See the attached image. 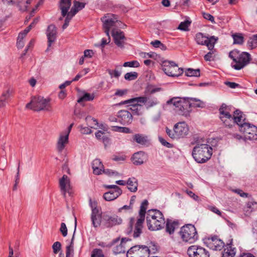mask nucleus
Wrapping results in <instances>:
<instances>
[{
  "label": "nucleus",
  "mask_w": 257,
  "mask_h": 257,
  "mask_svg": "<svg viewBox=\"0 0 257 257\" xmlns=\"http://www.w3.org/2000/svg\"><path fill=\"white\" fill-rule=\"evenodd\" d=\"M167 104H173L179 114L186 117L189 116L192 107L204 108L205 106V102L193 97H174L168 100Z\"/></svg>",
  "instance_id": "nucleus-1"
},
{
  "label": "nucleus",
  "mask_w": 257,
  "mask_h": 257,
  "mask_svg": "<svg viewBox=\"0 0 257 257\" xmlns=\"http://www.w3.org/2000/svg\"><path fill=\"white\" fill-rule=\"evenodd\" d=\"M147 224L150 230L155 231L162 229L165 224L162 213L156 209L149 210L147 214Z\"/></svg>",
  "instance_id": "nucleus-2"
},
{
  "label": "nucleus",
  "mask_w": 257,
  "mask_h": 257,
  "mask_svg": "<svg viewBox=\"0 0 257 257\" xmlns=\"http://www.w3.org/2000/svg\"><path fill=\"white\" fill-rule=\"evenodd\" d=\"M192 155L197 163H204L211 158L212 148L206 144H197L193 149Z\"/></svg>",
  "instance_id": "nucleus-3"
},
{
  "label": "nucleus",
  "mask_w": 257,
  "mask_h": 257,
  "mask_svg": "<svg viewBox=\"0 0 257 257\" xmlns=\"http://www.w3.org/2000/svg\"><path fill=\"white\" fill-rule=\"evenodd\" d=\"M179 234L183 241L193 243L198 239V234L194 225L188 224L182 226Z\"/></svg>",
  "instance_id": "nucleus-4"
},
{
  "label": "nucleus",
  "mask_w": 257,
  "mask_h": 257,
  "mask_svg": "<svg viewBox=\"0 0 257 257\" xmlns=\"http://www.w3.org/2000/svg\"><path fill=\"white\" fill-rule=\"evenodd\" d=\"M50 100L38 96L32 97L31 101L27 103L26 107L34 111H39L42 110H49Z\"/></svg>",
  "instance_id": "nucleus-5"
},
{
  "label": "nucleus",
  "mask_w": 257,
  "mask_h": 257,
  "mask_svg": "<svg viewBox=\"0 0 257 257\" xmlns=\"http://www.w3.org/2000/svg\"><path fill=\"white\" fill-rule=\"evenodd\" d=\"M162 69L169 76L178 77L183 73V69L179 68L174 61L165 60L162 62Z\"/></svg>",
  "instance_id": "nucleus-6"
},
{
  "label": "nucleus",
  "mask_w": 257,
  "mask_h": 257,
  "mask_svg": "<svg viewBox=\"0 0 257 257\" xmlns=\"http://www.w3.org/2000/svg\"><path fill=\"white\" fill-rule=\"evenodd\" d=\"M240 132L244 134V141L257 140V126L248 122H244L239 128Z\"/></svg>",
  "instance_id": "nucleus-7"
},
{
  "label": "nucleus",
  "mask_w": 257,
  "mask_h": 257,
  "mask_svg": "<svg viewBox=\"0 0 257 257\" xmlns=\"http://www.w3.org/2000/svg\"><path fill=\"white\" fill-rule=\"evenodd\" d=\"M217 40V37H215L214 36L208 37L204 36L202 33H198L195 36L196 43L198 45H206L210 51L213 49L214 45Z\"/></svg>",
  "instance_id": "nucleus-8"
},
{
  "label": "nucleus",
  "mask_w": 257,
  "mask_h": 257,
  "mask_svg": "<svg viewBox=\"0 0 257 257\" xmlns=\"http://www.w3.org/2000/svg\"><path fill=\"white\" fill-rule=\"evenodd\" d=\"M150 249L146 245H135L127 251V257H149Z\"/></svg>",
  "instance_id": "nucleus-9"
},
{
  "label": "nucleus",
  "mask_w": 257,
  "mask_h": 257,
  "mask_svg": "<svg viewBox=\"0 0 257 257\" xmlns=\"http://www.w3.org/2000/svg\"><path fill=\"white\" fill-rule=\"evenodd\" d=\"M134 218H131L129 222V227L126 230L127 234H130L133 231V236L134 238H138L140 237L143 232V223L145 219L139 218L135 225L133 230Z\"/></svg>",
  "instance_id": "nucleus-10"
},
{
  "label": "nucleus",
  "mask_w": 257,
  "mask_h": 257,
  "mask_svg": "<svg viewBox=\"0 0 257 257\" xmlns=\"http://www.w3.org/2000/svg\"><path fill=\"white\" fill-rule=\"evenodd\" d=\"M187 254L189 257H209V251L204 247L193 245L188 247Z\"/></svg>",
  "instance_id": "nucleus-11"
},
{
  "label": "nucleus",
  "mask_w": 257,
  "mask_h": 257,
  "mask_svg": "<svg viewBox=\"0 0 257 257\" xmlns=\"http://www.w3.org/2000/svg\"><path fill=\"white\" fill-rule=\"evenodd\" d=\"M250 60V55L247 52H241L239 57L235 62L234 65L232 64V67L235 70H240L246 66Z\"/></svg>",
  "instance_id": "nucleus-12"
},
{
  "label": "nucleus",
  "mask_w": 257,
  "mask_h": 257,
  "mask_svg": "<svg viewBox=\"0 0 257 257\" xmlns=\"http://www.w3.org/2000/svg\"><path fill=\"white\" fill-rule=\"evenodd\" d=\"M206 243L208 247L214 250H220L224 247V242L216 235L208 237Z\"/></svg>",
  "instance_id": "nucleus-13"
},
{
  "label": "nucleus",
  "mask_w": 257,
  "mask_h": 257,
  "mask_svg": "<svg viewBox=\"0 0 257 257\" xmlns=\"http://www.w3.org/2000/svg\"><path fill=\"white\" fill-rule=\"evenodd\" d=\"M102 220L104 222L103 225L106 228H111L122 223V219L116 215L113 216L103 215Z\"/></svg>",
  "instance_id": "nucleus-14"
},
{
  "label": "nucleus",
  "mask_w": 257,
  "mask_h": 257,
  "mask_svg": "<svg viewBox=\"0 0 257 257\" xmlns=\"http://www.w3.org/2000/svg\"><path fill=\"white\" fill-rule=\"evenodd\" d=\"M117 117L119 122L123 125L131 124L133 119V114L126 110H121L118 112Z\"/></svg>",
  "instance_id": "nucleus-15"
},
{
  "label": "nucleus",
  "mask_w": 257,
  "mask_h": 257,
  "mask_svg": "<svg viewBox=\"0 0 257 257\" xmlns=\"http://www.w3.org/2000/svg\"><path fill=\"white\" fill-rule=\"evenodd\" d=\"M111 35L113 38L115 44L121 48L124 47V41L125 37L123 32L120 30L113 29L112 30Z\"/></svg>",
  "instance_id": "nucleus-16"
},
{
  "label": "nucleus",
  "mask_w": 257,
  "mask_h": 257,
  "mask_svg": "<svg viewBox=\"0 0 257 257\" xmlns=\"http://www.w3.org/2000/svg\"><path fill=\"white\" fill-rule=\"evenodd\" d=\"M174 131L178 139L183 138L188 134L189 128L184 122H178L174 126Z\"/></svg>",
  "instance_id": "nucleus-17"
},
{
  "label": "nucleus",
  "mask_w": 257,
  "mask_h": 257,
  "mask_svg": "<svg viewBox=\"0 0 257 257\" xmlns=\"http://www.w3.org/2000/svg\"><path fill=\"white\" fill-rule=\"evenodd\" d=\"M101 21L103 22V29L104 33L108 37L109 43L110 42V36H109V30L112 27L115 26L116 22L117 20L116 19L108 18L106 19V17H103L101 19Z\"/></svg>",
  "instance_id": "nucleus-18"
},
{
  "label": "nucleus",
  "mask_w": 257,
  "mask_h": 257,
  "mask_svg": "<svg viewBox=\"0 0 257 257\" xmlns=\"http://www.w3.org/2000/svg\"><path fill=\"white\" fill-rule=\"evenodd\" d=\"M148 97L146 96H140L137 97L133 98L126 100L121 101L118 103L119 105L131 103L132 106H139L141 108L142 105L139 103H143L146 104L148 100Z\"/></svg>",
  "instance_id": "nucleus-19"
},
{
  "label": "nucleus",
  "mask_w": 257,
  "mask_h": 257,
  "mask_svg": "<svg viewBox=\"0 0 257 257\" xmlns=\"http://www.w3.org/2000/svg\"><path fill=\"white\" fill-rule=\"evenodd\" d=\"M56 36L57 29L56 26L53 24L49 25L47 30L48 47H51L52 43L55 41Z\"/></svg>",
  "instance_id": "nucleus-20"
},
{
  "label": "nucleus",
  "mask_w": 257,
  "mask_h": 257,
  "mask_svg": "<svg viewBox=\"0 0 257 257\" xmlns=\"http://www.w3.org/2000/svg\"><path fill=\"white\" fill-rule=\"evenodd\" d=\"M232 239L226 245H224L223 251L222 252V257H234L236 253V248L233 247Z\"/></svg>",
  "instance_id": "nucleus-21"
},
{
  "label": "nucleus",
  "mask_w": 257,
  "mask_h": 257,
  "mask_svg": "<svg viewBox=\"0 0 257 257\" xmlns=\"http://www.w3.org/2000/svg\"><path fill=\"white\" fill-rule=\"evenodd\" d=\"M146 158V154L143 151H139L134 154L132 159L134 164L141 165L144 163V160Z\"/></svg>",
  "instance_id": "nucleus-22"
},
{
  "label": "nucleus",
  "mask_w": 257,
  "mask_h": 257,
  "mask_svg": "<svg viewBox=\"0 0 257 257\" xmlns=\"http://www.w3.org/2000/svg\"><path fill=\"white\" fill-rule=\"evenodd\" d=\"M72 0H60L59 3V8L61 12V15L65 17L68 13L71 5Z\"/></svg>",
  "instance_id": "nucleus-23"
},
{
  "label": "nucleus",
  "mask_w": 257,
  "mask_h": 257,
  "mask_svg": "<svg viewBox=\"0 0 257 257\" xmlns=\"http://www.w3.org/2000/svg\"><path fill=\"white\" fill-rule=\"evenodd\" d=\"M59 186L62 193L65 196L67 188L70 187V180L67 175H64L60 179Z\"/></svg>",
  "instance_id": "nucleus-24"
},
{
  "label": "nucleus",
  "mask_w": 257,
  "mask_h": 257,
  "mask_svg": "<svg viewBox=\"0 0 257 257\" xmlns=\"http://www.w3.org/2000/svg\"><path fill=\"white\" fill-rule=\"evenodd\" d=\"M68 133L66 135L62 133L60 135L57 144V148L59 152H61L63 150L65 145L68 143Z\"/></svg>",
  "instance_id": "nucleus-25"
},
{
  "label": "nucleus",
  "mask_w": 257,
  "mask_h": 257,
  "mask_svg": "<svg viewBox=\"0 0 257 257\" xmlns=\"http://www.w3.org/2000/svg\"><path fill=\"white\" fill-rule=\"evenodd\" d=\"M242 118V112L241 111L237 109L234 111L232 119L234 124H236L238 126V128L244 122H246L245 121V119Z\"/></svg>",
  "instance_id": "nucleus-26"
},
{
  "label": "nucleus",
  "mask_w": 257,
  "mask_h": 257,
  "mask_svg": "<svg viewBox=\"0 0 257 257\" xmlns=\"http://www.w3.org/2000/svg\"><path fill=\"white\" fill-rule=\"evenodd\" d=\"M179 227V222L178 221L172 220L168 219L166 221V231L170 234H173L176 228Z\"/></svg>",
  "instance_id": "nucleus-27"
},
{
  "label": "nucleus",
  "mask_w": 257,
  "mask_h": 257,
  "mask_svg": "<svg viewBox=\"0 0 257 257\" xmlns=\"http://www.w3.org/2000/svg\"><path fill=\"white\" fill-rule=\"evenodd\" d=\"M133 141L143 146H145L148 143V137L141 134H136L133 137Z\"/></svg>",
  "instance_id": "nucleus-28"
},
{
  "label": "nucleus",
  "mask_w": 257,
  "mask_h": 257,
  "mask_svg": "<svg viewBox=\"0 0 257 257\" xmlns=\"http://www.w3.org/2000/svg\"><path fill=\"white\" fill-rule=\"evenodd\" d=\"M95 137L98 140L101 141L105 147L110 143V139L105 135V133L101 131H98L95 134Z\"/></svg>",
  "instance_id": "nucleus-29"
},
{
  "label": "nucleus",
  "mask_w": 257,
  "mask_h": 257,
  "mask_svg": "<svg viewBox=\"0 0 257 257\" xmlns=\"http://www.w3.org/2000/svg\"><path fill=\"white\" fill-rule=\"evenodd\" d=\"M219 113L220 114V119H223L224 118L230 119L231 118L232 115L228 111V107L227 106L223 103L221 107L219 109Z\"/></svg>",
  "instance_id": "nucleus-30"
},
{
  "label": "nucleus",
  "mask_w": 257,
  "mask_h": 257,
  "mask_svg": "<svg viewBox=\"0 0 257 257\" xmlns=\"http://www.w3.org/2000/svg\"><path fill=\"white\" fill-rule=\"evenodd\" d=\"M126 184L127 185L128 189L131 192H136L138 188V181L137 180L134 178H129Z\"/></svg>",
  "instance_id": "nucleus-31"
},
{
  "label": "nucleus",
  "mask_w": 257,
  "mask_h": 257,
  "mask_svg": "<svg viewBox=\"0 0 257 257\" xmlns=\"http://www.w3.org/2000/svg\"><path fill=\"white\" fill-rule=\"evenodd\" d=\"M122 193H119V192H114L110 191L106 192L103 194V198L108 201H112L117 198Z\"/></svg>",
  "instance_id": "nucleus-32"
},
{
  "label": "nucleus",
  "mask_w": 257,
  "mask_h": 257,
  "mask_svg": "<svg viewBox=\"0 0 257 257\" xmlns=\"http://www.w3.org/2000/svg\"><path fill=\"white\" fill-rule=\"evenodd\" d=\"M148 201L147 200H144L141 205L140 210L139 211V218L142 219H145V214L146 210L148 205Z\"/></svg>",
  "instance_id": "nucleus-33"
},
{
  "label": "nucleus",
  "mask_w": 257,
  "mask_h": 257,
  "mask_svg": "<svg viewBox=\"0 0 257 257\" xmlns=\"http://www.w3.org/2000/svg\"><path fill=\"white\" fill-rule=\"evenodd\" d=\"M185 75L188 77H199L200 75L199 69L188 68L185 71Z\"/></svg>",
  "instance_id": "nucleus-34"
},
{
  "label": "nucleus",
  "mask_w": 257,
  "mask_h": 257,
  "mask_svg": "<svg viewBox=\"0 0 257 257\" xmlns=\"http://www.w3.org/2000/svg\"><path fill=\"white\" fill-rule=\"evenodd\" d=\"M162 90L161 87H155L154 85H149L146 88L145 93L147 95H151Z\"/></svg>",
  "instance_id": "nucleus-35"
},
{
  "label": "nucleus",
  "mask_w": 257,
  "mask_h": 257,
  "mask_svg": "<svg viewBox=\"0 0 257 257\" xmlns=\"http://www.w3.org/2000/svg\"><path fill=\"white\" fill-rule=\"evenodd\" d=\"M233 39V44H242L244 42V38L242 34L235 33L232 35Z\"/></svg>",
  "instance_id": "nucleus-36"
},
{
  "label": "nucleus",
  "mask_w": 257,
  "mask_h": 257,
  "mask_svg": "<svg viewBox=\"0 0 257 257\" xmlns=\"http://www.w3.org/2000/svg\"><path fill=\"white\" fill-rule=\"evenodd\" d=\"M111 131L114 132L123 133L125 134H131L132 133V131L128 128L126 127H122L118 126H112Z\"/></svg>",
  "instance_id": "nucleus-37"
},
{
  "label": "nucleus",
  "mask_w": 257,
  "mask_h": 257,
  "mask_svg": "<svg viewBox=\"0 0 257 257\" xmlns=\"http://www.w3.org/2000/svg\"><path fill=\"white\" fill-rule=\"evenodd\" d=\"M102 218V215L91 216L92 224L95 228L100 225Z\"/></svg>",
  "instance_id": "nucleus-38"
},
{
  "label": "nucleus",
  "mask_w": 257,
  "mask_h": 257,
  "mask_svg": "<svg viewBox=\"0 0 257 257\" xmlns=\"http://www.w3.org/2000/svg\"><path fill=\"white\" fill-rule=\"evenodd\" d=\"M248 47L253 49L257 47V34L253 35L251 37H250L247 42Z\"/></svg>",
  "instance_id": "nucleus-39"
},
{
  "label": "nucleus",
  "mask_w": 257,
  "mask_h": 257,
  "mask_svg": "<svg viewBox=\"0 0 257 257\" xmlns=\"http://www.w3.org/2000/svg\"><path fill=\"white\" fill-rule=\"evenodd\" d=\"M94 98V95L93 94H90L89 93H85L83 95L79 98L77 102L78 103H81V102L84 101H92Z\"/></svg>",
  "instance_id": "nucleus-40"
},
{
  "label": "nucleus",
  "mask_w": 257,
  "mask_h": 257,
  "mask_svg": "<svg viewBox=\"0 0 257 257\" xmlns=\"http://www.w3.org/2000/svg\"><path fill=\"white\" fill-rule=\"evenodd\" d=\"M240 54L241 52L239 50L235 49L229 52L228 56L235 62L236 61L238 57H239Z\"/></svg>",
  "instance_id": "nucleus-41"
},
{
  "label": "nucleus",
  "mask_w": 257,
  "mask_h": 257,
  "mask_svg": "<svg viewBox=\"0 0 257 257\" xmlns=\"http://www.w3.org/2000/svg\"><path fill=\"white\" fill-rule=\"evenodd\" d=\"M138 74L136 72H127L124 75V79L126 80L131 81L137 78Z\"/></svg>",
  "instance_id": "nucleus-42"
},
{
  "label": "nucleus",
  "mask_w": 257,
  "mask_h": 257,
  "mask_svg": "<svg viewBox=\"0 0 257 257\" xmlns=\"http://www.w3.org/2000/svg\"><path fill=\"white\" fill-rule=\"evenodd\" d=\"M148 99L145 104L148 108L153 107L159 103V101L156 98L150 99L149 97H148Z\"/></svg>",
  "instance_id": "nucleus-43"
},
{
  "label": "nucleus",
  "mask_w": 257,
  "mask_h": 257,
  "mask_svg": "<svg viewBox=\"0 0 257 257\" xmlns=\"http://www.w3.org/2000/svg\"><path fill=\"white\" fill-rule=\"evenodd\" d=\"M125 250L123 244L120 243L119 245L115 246L113 249V252L115 254L124 253Z\"/></svg>",
  "instance_id": "nucleus-44"
},
{
  "label": "nucleus",
  "mask_w": 257,
  "mask_h": 257,
  "mask_svg": "<svg viewBox=\"0 0 257 257\" xmlns=\"http://www.w3.org/2000/svg\"><path fill=\"white\" fill-rule=\"evenodd\" d=\"M190 22L189 21H185L184 22H182L179 25L178 29L182 31H187L188 30V27L190 25Z\"/></svg>",
  "instance_id": "nucleus-45"
},
{
  "label": "nucleus",
  "mask_w": 257,
  "mask_h": 257,
  "mask_svg": "<svg viewBox=\"0 0 257 257\" xmlns=\"http://www.w3.org/2000/svg\"><path fill=\"white\" fill-rule=\"evenodd\" d=\"M123 66L130 67H138L140 66V63L136 60L127 61L123 63Z\"/></svg>",
  "instance_id": "nucleus-46"
},
{
  "label": "nucleus",
  "mask_w": 257,
  "mask_h": 257,
  "mask_svg": "<svg viewBox=\"0 0 257 257\" xmlns=\"http://www.w3.org/2000/svg\"><path fill=\"white\" fill-rule=\"evenodd\" d=\"M107 72L110 75L111 77H115L116 78H118L121 75V71H118L116 69L114 70L111 69H107Z\"/></svg>",
  "instance_id": "nucleus-47"
},
{
  "label": "nucleus",
  "mask_w": 257,
  "mask_h": 257,
  "mask_svg": "<svg viewBox=\"0 0 257 257\" xmlns=\"http://www.w3.org/2000/svg\"><path fill=\"white\" fill-rule=\"evenodd\" d=\"M91 257H104L101 249L95 248L93 250Z\"/></svg>",
  "instance_id": "nucleus-48"
},
{
  "label": "nucleus",
  "mask_w": 257,
  "mask_h": 257,
  "mask_svg": "<svg viewBox=\"0 0 257 257\" xmlns=\"http://www.w3.org/2000/svg\"><path fill=\"white\" fill-rule=\"evenodd\" d=\"M166 132L168 136L172 139H178L177 136H176V132L173 130H170L168 127L166 128Z\"/></svg>",
  "instance_id": "nucleus-49"
},
{
  "label": "nucleus",
  "mask_w": 257,
  "mask_h": 257,
  "mask_svg": "<svg viewBox=\"0 0 257 257\" xmlns=\"http://www.w3.org/2000/svg\"><path fill=\"white\" fill-rule=\"evenodd\" d=\"M221 120L226 126H228L229 128L233 126V125L234 124L232 119V117H231V118H230V119L224 118L223 119Z\"/></svg>",
  "instance_id": "nucleus-50"
},
{
  "label": "nucleus",
  "mask_w": 257,
  "mask_h": 257,
  "mask_svg": "<svg viewBox=\"0 0 257 257\" xmlns=\"http://www.w3.org/2000/svg\"><path fill=\"white\" fill-rule=\"evenodd\" d=\"M85 120L87 121H92L93 122V123H92V124H94L96 126H99L100 128H103V124H101V126H99L97 120L93 117H91V116H87V117H86Z\"/></svg>",
  "instance_id": "nucleus-51"
},
{
  "label": "nucleus",
  "mask_w": 257,
  "mask_h": 257,
  "mask_svg": "<svg viewBox=\"0 0 257 257\" xmlns=\"http://www.w3.org/2000/svg\"><path fill=\"white\" fill-rule=\"evenodd\" d=\"M52 248L54 253H57L61 248V244L59 241L54 242L52 245Z\"/></svg>",
  "instance_id": "nucleus-52"
},
{
  "label": "nucleus",
  "mask_w": 257,
  "mask_h": 257,
  "mask_svg": "<svg viewBox=\"0 0 257 257\" xmlns=\"http://www.w3.org/2000/svg\"><path fill=\"white\" fill-rule=\"evenodd\" d=\"M92 167H98V168H102L103 169L104 167L103 165L100 160V159H96L94 160L92 163Z\"/></svg>",
  "instance_id": "nucleus-53"
},
{
  "label": "nucleus",
  "mask_w": 257,
  "mask_h": 257,
  "mask_svg": "<svg viewBox=\"0 0 257 257\" xmlns=\"http://www.w3.org/2000/svg\"><path fill=\"white\" fill-rule=\"evenodd\" d=\"M202 15L205 19L210 21L213 24L215 23L214 17L212 15L205 12L202 13Z\"/></svg>",
  "instance_id": "nucleus-54"
},
{
  "label": "nucleus",
  "mask_w": 257,
  "mask_h": 257,
  "mask_svg": "<svg viewBox=\"0 0 257 257\" xmlns=\"http://www.w3.org/2000/svg\"><path fill=\"white\" fill-rule=\"evenodd\" d=\"M103 173L105 174H106L108 176H112V175H115V176H118L119 175V173L116 171H113L110 169H105L104 168L103 169Z\"/></svg>",
  "instance_id": "nucleus-55"
},
{
  "label": "nucleus",
  "mask_w": 257,
  "mask_h": 257,
  "mask_svg": "<svg viewBox=\"0 0 257 257\" xmlns=\"http://www.w3.org/2000/svg\"><path fill=\"white\" fill-rule=\"evenodd\" d=\"M73 5H74L75 7H76L79 11L85 7V3L74 1L73 2Z\"/></svg>",
  "instance_id": "nucleus-56"
},
{
  "label": "nucleus",
  "mask_w": 257,
  "mask_h": 257,
  "mask_svg": "<svg viewBox=\"0 0 257 257\" xmlns=\"http://www.w3.org/2000/svg\"><path fill=\"white\" fill-rule=\"evenodd\" d=\"M139 106H133L132 108H130V109L132 111V114H136L138 115H141L142 114V112L140 111V109H139Z\"/></svg>",
  "instance_id": "nucleus-57"
},
{
  "label": "nucleus",
  "mask_w": 257,
  "mask_h": 257,
  "mask_svg": "<svg viewBox=\"0 0 257 257\" xmlns=\"http://www.w3.org/2000/svg\"><path fill=\"white\" fill-rule=\"evenodd\" d=\"M60 231L63 236L65 237L67 235V228L65 223H61Z\"/></svg>",
  "instance_id": "nucleus-58"
},
{
  "label": "nucleus",
  "mask_w": 257,
  "mask_h": 257,
  "mask_svg": "<svg viewBox=\"0 0 257 257\" xmlns=\"http://www.w3.org/2000/svg\"><path fill=\"white\" fill-rule=\"evenodd\" d=\"M65 17L66 18L65 19L64 23L62 26L63 30L65 29L68 26L69 22L72 18V17L69 16V15H66V16Z\"/></svg>",
  "instance_id": "nucleus-59"
},
{
  "label": "nucleus",
  "mask_w": 257,
  "mask_h": 257,
  "mask_svg": "<svg viewBox=\"0 0 257 257\" xmlns=\"http://www.w3.org/2000/svg\"><path fill=\"white\" fill-rule=\"evenodd\" d=\"M224 84L231 88L240 87L239 84L233 82L225 81Z\"/></svg>",
  "instance_id": "nucleus-60"
},
{
  "label": "nucleus",
  "mask_w": 257,
  "mask_h": 257,
  "mask_svg": "<svg viewBox=\"0 0 257 257\" xmlns=\"http://www.w3.org/2000/svg\"><path fill=\"white\" fill-rule=\"evenodd\" d=\"M102 215V212L101 211L100 207H97L96 208H94L91 210V216H96V215Z\"/></svg>",
  "instance_id": "nucleus-61"
},
{
  "label": "nucleus",
  "mask_w": 257,
  "mask_h": 257,
  "mask_svg": "<svg viewBox=\"0 0 257 257\" xmlns=\"http://www.w3.org/2000/svg\"><path fill=\"white\" fill-rule=\"evenodd\" d=\"M127 89H117L114 93V95L118 96H122L127 93Z\"/></svg>",
  "instance_id": "nucleus-62"
},
{
  "label": "nucleus",
  "mask_w": 257,
  "mask_h": 257,
  "mask_svg": "<svg viewBox=\"0 0 257 257\" xmlns=\"http://www.w3.org/2000/svg\"><path fill=\"white\" fill-rule=\"evenodd\" d=\"M78 12V10H77V9L76 7H75L74 5H73V7L71 8L70 10V11H68V13L67 15H69V16L73 18Z\"/></svg>",
  "instance_id": "nucleus-63"
},
{
  "label": "nucleus",
  "mask_w": 257,
  "mask_h": 257,
  "mask_svg": "<svg viewBox=\"0 0 257 257\" xmlns=\"http://www.w3.org/2000/svg\"><path fill=\"white\" fill-rule=\"evenodd\" d=\"M159 141L160 142V143L164 146L168 148H171L172 147L173 145L168 143V142H167L164 139H163V138L162 137H159Z\"/></svg>",
  "instance_id": "nucleus-64"
}]
</instances>
